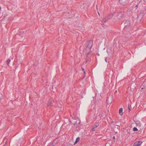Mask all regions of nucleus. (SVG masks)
Wrapping results in <instances>:
<instances>
[{
  "label": "nucleus",
  "instance_id": "20e7f679",
  "mask_svg": "<svg viewBox=\"0 0 146 146\" xmlns=\"http://www.w3.org/2000/svg\"><path fill=\"white\" fill-rule=\"evenodd\" d=\"M119 3L121 5H125L128 3V0H119Z\"/></svg>",
  "mask_w": 146,
  "mask_h": 146
},
{
  "label": "nucleus",
  "instance_id": "9b49d317",
  "mask_svg": "<svg viewBox=\"0 0 146 146\" xmlns=\"http://www.w3.org/2000/svg\"><path fill=\"white\" fill-rule=\"evenodd\" d=\"M80 138L79 137H77L76 139V141H75V142L74 143V144L75 145L79 141V140H80Z\"/></svg>",
  "mask_w": 146,
  "mask_h": 146
},
{
  "label": "nucleus",
  "instance_id": "2f4dec72",
  "mask_svg": "<svg viewBox=\"0 0 146 146\" xmlns=\"http://www.w3.org/2000/svg\"><path fill=\"white\" fill-rule=\"evenodd\" d=\"M141 88L143 89V88Z\"/></svg>",
  "mask_w": 146,
  "mask_h": 146
},
{
  "label": "nucleus",
  "instance_id": "393cba45",
  "mask_svg": "<svg viewBox=\"0 0 146 146\" xmlns=\"http://www.w3.org/2000/svg\"><path fill=\"white\" fill-rule=\"evenodd\" d=\"M107 57H105V60L106 62H107Z\"/></svg>",
  "mask_w": 146,
  "mask_h": 146
},
{
  "label": "nucleus",
  "instance_id": "2eb2a0df",
  "mask_svg": "<svg viewBox=\"0 0 146 146\" xmlns=\"http://www.w3.org/2000/svg\"><path fill=\"white\" fill-rule=\"evenodd\" d=\"M3 98V97L2 94L0 93V102L1 101Z\"/></svg>",
  "mask_w": 146,
  "mask_h": 146
},
{
  "label": "nucleus",
  "instance_id": "7c9ffc66",
  "mask_svg": "<svg viewBox=\"0 0 146 146\" xmlns=\"http://www.w3.org/2000/svg\"><path fill=\"white\" fill-rule=\"evenodd\" d=\"M85 77V76H84V78Z\"/></svg>",
  "mask_w": 146,
  "mask_h": 146
},
{
  "label": "nucleus",
  "instance_id": "c85d7f7f",
  "mask_svg": "<svg viewBox=\"0 0 146 146\" xmlns=\"http://www.w3.org/2000/svg\"><path fill=\"white\" fill-rule=\"evenodd\" d=\"M89 52L88 53H87V55H88V54H89Z\"/></svg>",
  "mask_w": 146,
  "mask_h": 146
},
{
  "label": "nucleus",
  "instance_id": "1a4fd4ad",
  "mask_svg": "<svg viewBox=\"0 0 146 146\" xmlns=\"http://www.w3.org/2000/svg\"><path fill=\"white\" fill-rule=\"evenodd\" d=\"M25 35V33L23 31H21L19 33V35L21 36V37H23Z\"/></svg>",
  "mask_w": 146,
  "mask_h": 146
},
{
  "label": "nucleus",
  "instance_id": "39448f33",
  "mask_svg": "<svg viewBox=\"0 0 146 146\" xmlns=\"http://www.w3.org/2000/svg\"><path fill=\"white\" fill-rule=\"evenodd\" d=\"M124 13L123 12H121L117 15V17L118 19H122L124 17Z\"/></svg>",
  "mask_w": 146,
  "mask_h": 146
},
{
  "label": "nucleus",
  "instance_id": "6ab92c4d",
  "mask_svg": "<svg viewBox=\"0 0 146 146\" xmlns=\"http://www.w3.org/2000/svg\"><path fill=\"white\" fill-rule=\"evenodd\" d=\"M133 130L134 131H137L138 130V129H137L136 127H134L133 128Z\"/></svg>",
  "mask_w": 146,
  "mask_h": 146
},
{
  "label": "nucleus",
  "instance_id": "412c9836",
  "mask_svg": "<svg viewBox=\"0 0 146 146\" xmlns=\"http://www.w3.org/2000/svg\"><path fill=\"white\" fill-rule=\"evenodd\" d=\"M99 125V123L98 122H97L96 123V124L94 125L98 127Z\"/></svg>",
  "mask_w": 146,
  "mask_h": 146
},
{
  "label": "nucleus",
  "instance_id": "5701e85b",
  "mask_svg": "<svg viewBox=\"0 0 146 146\" xmlns=\"http://www.w3.org/2000/svg\"><path fill=\"white\" fill-rule=\"evenodd\" d=\"M82 71H83V72H84V74H85V71L84 70V69L83 68H82Z\"/></svg>",
  "mask_w": 146,
  "mask_h": 146
},
{
  "label": "nucleus",
  "instance_id": "f3484780",
  "mask_svg": "<svg viewBox=\"0 0 146 146\" xmlns=\"http://www.w3.org/2000/svg\"><path fill=\"white\" fill-rule=\"evenodd\" d=\"M113 16L112 15H109V16H108L107 17V19H110L111 18H112V16Z\"/></svg>",
  "mask_w": 146,
  "mask_h": 146
},
{
  "label": "nucleus",
  "instance_id": "cd10ccee",
  "mask_svg": "<svg viewBox=\"0 0 146 146\" xmlns=\"http://www.w3.org/2000/svg\"><path fill=\"white\" fill-rule=\"evenodd\" d=\"M98 15L99 16H100V14L98 12Z\"/></svg>",
  "mask_w": 146,
  "mask_h": 146
},
{
  "label": "nucleus",
  "instance_id": "bb28decb",
  "mask_svg": "<svg viewBox=\"0 0 146 146\" xmlns=\"http://www.w3.org/2000/svg\"><path fill=\"white\" fill-rule=\"evenodd\" d=\"M144 0V1L145 2V3H146V0Z\"/></svg>",
  "mask_w": 146,
  "mask_h": 146
},
{
  "label": "nucleus",
  "instance_id": "b1692460",
  "mask_svg": "<svg viewBox=\"0 0 146 146\" xmlns=\"http://www.w3.org/2000/svg\"><path fill=\"white\" fill-rule=\"evenodd\" d=\"M144 9L146 13V6H145L144 7Z\"/></svg>",
  "mask_w": 146,
  "mask_h": 146
},
{
  "label": "nucleus",
  "instance_id": "0eeeda50",
  "mask_svg": "<svg viewBox=\"0 0 146 146\" xmlns=\"http://www.w3.org/2000/svg\"><path fill=\"white\" fill-rule=\"evenodd\" d=\"M54 101L51 98L49 100L48 102L47 103V105L48 106H51L52 105Z\"/></svg>",
  "mask_w": 146,
  "mask_h": 146
},
{
  "label": "nucleus",
  "instance_id": "f8f14e48",
  "mask_svg": "<svg viewBox=\"0 0 146 146\" xmlns=\"http://www.w3.org/2000/svg\"><path fill=\"white\" fill-rule=\"evenodd\" d=\"M97 127L95 125H94L93 126V127L91 131H95V130H96V128H97Z\"/></svg>",
  "mask_w": 146,
  "mask_h": 146
},
{
  "label": "nucleus",
  "instance_id": "4be33fe9",
  "mask_svg": "<svg viewBox=\"0 0 146 146\" xmlns=\"http://www.w3.org/2000/svg\"><path fill=\"white\" fill-rule=\"evenodd\" d=\"M90 62V59H86V63L87 62Z\"/></svg>",
  "mask_w": 146,
  "mask_h": 146
},
{
  "label": "nucleus",
  "instance_id": "ddd939ff",
  "mask_svg": "<svg viewBox=\"0 0 146 146\" xmlns=\"http://www.w3.org/2000/svg\"><path fill=\"white\" fill-rule=\"evenodd\" d=\"M111 99V97H108L107 98V99H106V101H107V103L108 104V103H111V101H110L109 100V99Z\"/></svg>",
  "mask_w": 146,
  "mask_h": 146
},
{
  "label": "nucleus",
  "instance_id": "4468645a",
  "mask_svg": "<svg viewBox=\"0 0 146 146\" xmlns=\"http://www.w3.org/2000/svg\"><path fill=\"white\" fill-rule=\"evenodd\" d=\"M107 20V19H106V18L104 19L102 21L101 24L102 25L104 24V23Z\"/></svg>",
  "mask_w": 146,
  "mask_h": 146
},
{
  "label": "nucleus",
  "instance_id": "aec40b11",
  "mask_svg": "<svg viewBox=\"0 0 146 146\" xmlns=\"http://www.w3.org/2000/svg\"><path fill=\"white\" fill-rule=\"evenodd\" d=\"M136 123L137 125L140 126V123L139 121H137V122H136Z\"/></svg>",
  "mask_w": 146,
  "mask_h": 146
},
{
  "label": "nucleus",
  "instance_id": "dca6fc26",
  "mask_svg": "<svg viewBox=\"0 0 146 146\" xmlns=\"http://www.w3.org/2000/svg\"><path fill=\"white\" fill-rule=\"evenodd\" d=\"M11 60L10 59H8L7 61V65H8L9 63L11 62Z\"/></svg>",
  "mask_w": 146,
  "mask_h": 146
},
{
  "label": "nucleus",
  "instance_id": "f257e3e1",
  "mask_svg": "<svg viewBox=\"0 0 146 146\" xmlns=\"http://www.w3.org/2000/svg\"><path fill=\"white\" fill-rule=\"evenodd\" d=\"M93 40H88L87 43V49L86 50L89 49V51L91 50L92 46L93 45Z\"/></svg>",
  "mask_w": 146,
  "mask_h": 146
},
{
  "label": "nucleus",
  "instance_id": "6e6552de",
  "mask_svg": "<svg viewBox=\"0 0 146 146\" xmlns=\"http://www.w3.org/2000/svg\"><path fill=\"white\" fill-rule=\"evenodd\" d=\"M135 0V3L137 4L135 6V9H137V8L139 7V4L140 3H141L142 1H141V0Z\"/></svg>",
  "mask_w": 146,
  "mask_h": 146
},
{
  "label": "nucleus",
  "instance_id": "c756f323",
  "mask_svg": "<svg viewBox=\"0 0 146 146\" xmlns=\"http://www.w3.org/2000/svg\"><path fill=\"white\" fill-rule=\"evenodd\" d=\"M1 9V7L0 6V10Z\"/></svg>",
  "mask_w": 146,
  "mask_h": 146
},
{
  "label": "nucleus",
  "instance_id": "9d476101",
  "mask_svg": "<svg viewBox=\"0 0 146 146\" xmlns=\"http://www.w3.org/2000/svg\"><path fill=\"white\" fill-rule=\"evenodd\" d=\"M119 114L121 115L123 114V108H120L119 110Z\"/></svg>",
  "mask_w": 146,
  "mask_h": 146
},
{
  "label": "nucleus",
  "instance_id": "a211bd4d",
  "mask_svg": "<svg viewBox=\"0 0 146 146\" xmlns=\"http://www.w3.org/2000/svg\"><path fill=\"white\" fill-rule=\"evenodd\" d=\"M128 108V109L129 110V111H131V106L130 105H129Z\"/></svg>",
  "mask_w": 146,
  "mask_h": 146
},
{
  "label": "nucleus",
  "instance_id": "f03ea898",
  "mask_svg": "<svg viewBox=\"0 0 146 146\" xmlns=\"http://www.w3.org/2000/svg\"><path fill=\"white\" fill-rule=\"evenodd\" d=\"M145 12L144 10H141L140 13L137 15V18L138 19H141L143 18L145 14Z\"/></svg>",
  "mask_w": 146,
  "mask_h": 146
},
{
  "label": "nucleus",
  "instance_id": "423d86ee",
  "mask_svg": "<svg viewBox=\"0 0 146 146\" xmlns=\"http://www.w3.org/2000/svg\"><path fill=\"white\" fill-rule=\"evenodd\" d=\"M142 142L141 141H136L133 145V146H140L142 143Z\"/></svg>",
  "mask_w": 146,
  "mask_h": 146
},
{
  "label": "nucleus",
  "instance_id": "7ed1b4c3",
  "mask_svg": "<svg viewBox=\"0 0 146 146\" xmlns=\"http://www.w3.org/2000/svg\"><path fill=\"white\" fill-rule=\"evenodd\" d=\"M130 25V24L129 21H126L124 23V29L126 30L129 27Z\"/></svg>",
  "mask_w": 146,
  "mask_h": 146
},
{
  "label": "nucleus",
  "instance_id": "a878e982",
  "mask_svg": "<svg viewBox=\"0 0 146 146\" xmlns=\"http://www.w3.org/2000/svg\"><path fill=\"white\" fill-rule=\"evenodd\" d=\"M113 139H115V136H113Z\"/></svg>",
  "mask_w": 146,
  "mask_h": 146
}]
</instances>
